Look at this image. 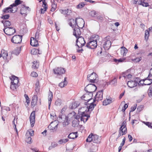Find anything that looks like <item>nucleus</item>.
<instances>
[{
    "label": "nucleus",
    "mask_w": 152,
    "mask_h": 152,
    "mask_svg": "<svg viewBox=\"0 0 152 152\" xmlns=\"http://www.w3.org/2000/svg\"><path fill=\"white\" fill-rule=\"evenodd\" d=\"M121 128V127H120L118 131L119 134L118 137L116 139V141L117 140L118 138L120 136L125 134L127 133V131H126V129L125 128L124 129H123Z\"/></svg>",
    "instance_id": "23"
},
{
    "label": "nucleus",
    "mask_w": 152,
    "mask_h": 152,
    "mask_svg": "<svg viewBox=\"0 0 152 152\" xmlns=\"http://www.w3.org/2000/svg\"><path fill=\"white\" fill-rule=\"evenodd\" d=\"M22 1L20 0H15V3L10 5V7H12L13 8L17 7V6L22 3Z\"/></svg>",
    "instance_id": "31"
},
{
    "label": "nucleus",
    "mask_w": 152,
    "mask_h": 152,
    "mask_svg": "<svg viewBox=\"0 0 152 152\" xmlns=\"http://www.w3.org/2000/svg\"><path fill=\"white\" fill-rule=\"evenodd\" d=\"M97 76L96 73L93 72L91 74L88 75L87 79L91 83H95L98 80Z\"/></svg>",
    "instance_id": "6"
},
{
    "label": "nucleus",
    "mask_w": 152,
    "mask_h": 152,
    "mask_svg": "<svg viewBox=\"0 0 152 152\" xmlns=\"http://www.w3.org/2000/svg\"><path fill=\"white\" fill-rule=\"evenodd\" d=\"M126 121H124L122 123V125L121 126V127H122V129H124L125 128L126 129V131H127V128L126 126Z\"/></svg>",
    "instance_id": "57"
},
{
    "label": "nucleus",
    "mask_w": 152,
    "mask_h": 152,
    "mask_svg": "<svg viewBox=\"0 0 152 152\" xmlns=\"http://www.w3.org/2000/svg\"><path fill=\"white\" fill-rule=\"evenodd\" d=\"M10 17L9 15H3L1 17V18L3 19H7L9 18Z\"/></svg>",
    "instance_id": "60"
},
{
    "label": "nucleus",
    "mask_w": 152,
    "mask_h": 152,
    "mask_svg": "<svg viewBox=\"0 0 152 152\" xmlns=\"http://www.w3.org/2000/svg\"><path fill=\"white\" fill-rule=\"evenodd\" d=\"M94 102L93 101V102H91L87 103V104H89V106H87L89 113H90V112H91L93 110L95 106H96V104L94 103Z\"/></svg>",
    "instance_id": "22"
},
{
    "label": "nucleus",
    "mask_w": 152,
    "mask_h": 152,
    "mask_svg": "<svg viewBox=\"0 0 152 152\" xmlns=\"http://www.w3.org/2000/svg\"><path fill=\"white\" fill-rule=\"evenodd\" d=\"M101 137L96 134L91 133L90 134L86 140L87 142H91L93 141L94 143H99L100 142Z\"/></svg>",
    "instance_id": "3"
},
{
    "label": "nucleus",
    "mask_w": 152,
    "mask_h": 152,
    "mask_svg": "<svg viewBox=\"0 0 152 152\" xmlns=\"http://www.w3.org/2000/svg\"><path fill=\"white\" fill-rule=\"evenodd\" d=\"M144 123L149 127L152 128V124L148 122H144Z\"/></svg>",
    "instance_id": "63"
},
{
    "label": "nucleus",
    "mask_w": 152,
    "mask_h": 152,
    "mask_svg": "<svg viewBox=\"0 0 152 152\" xmlns=\"http://www.w3.org/2000/svg\"><path fill=\"white\" fill-rule=\"evenodd\" d=\"M96 86L92 84H90L87 85L85 88V91L87 92H88L92 96V93L95 91L96 89Z\"/></svg>",
    "instance_id": "5"
},
{
    "label": "nucleus",
    "mask_w": 152,
    "mask_h": 152,
    "mask_svg": "<svg viewBox=\"0 0 152 152\" xmlns=\"http://www.w3.org/2000/svg\"><path fill=\"white\" fill-rule=\"evenodd\" d=\"M111 45V42L109 40V37H107L105 38V41L103 45V47L105 50H108Z\"/></svg>",
    "instance_id": "13"
},
{
    "label": "nucleus",
    "mask_w": 152,
    "mask_h": 152,
    "mask_svg": "<svg viewBox=\"0 0 152 152\" xmlns=\"http://www.w3.org/2000/svg\"><path fill=\"white\" fill-rule=\"evenodd\" d=\"M137 105V104H135L133 106L131 107L130 112L134 111L136 108Z\"/></svg>",
    "instance_id": "62"
},
{
    "label": "nucleus",
    "mask_w": 152,
    "mask_h": 152,
    "mask_svg": "<svg viewBox=\"0 0 152 152\" xmlns=\"http://www.w3.org/2000/svg\"><path fill=\"white\" fill-rule=\"evenodd\" d=\"M57 145V144L55 142H52L51 143V146H49V149L50 150L52 148H55Z\"/></svg>",
    "instance_id": "53"
},
{
    "label": "nucleus",
    "mask_w": 152,
    "mask_h": 152,
    "mask_svg": "<svg viewBox=\"0 0 152 152\" xmlns=\"http://www.w3.org/2000/svg\"><path fill=\"white\" fill-rule=\"evenodd\" d=\"M53 98V94L52 92L49 91V92L48 94V106L49 109L50 107L51 102Z\"/></svg>",
    "instance_id": "27"
},
{
    "label": "nucleus",
    "mask_w": 152,
    "mask_h": 152,
    "mask_svg": "<svg viewBox=\"0 0 152 152\" xmlns=\"http://www.w3.org/2000/svg\"><path fill=\"white\" fill-rule=\"evenodd\" d=\"M128 51L127 49L124 47L123 46L121 48V54H123V56H126Z\"/></svg>",
    "instance_id": "36"
},
{
    "label": "nucleus",
    "mask_w": 152,
    "mask_h": 152,
    "mask_svg": "<svg viewBox=\"0 0 152 152\" xmlns=\"http://www.w3.org/2000/svg\"><path fill=\"white\" fill-rule=\"evenodd\" d=\"M17 8L15 7L13 8L12 7H10L6 8L3 10V14L7 13H15L17 11Z\"/></svg>",
    "instance_id": "8"
},
{
    "label": "nucleus",
    "mask_w": 152,
    "mask_h": 152,
    "mask_svg": "<svg viewBox=\"0 0 152 152\" xmlns=\"http://www.w3.org/2000/svg\"><path fill=\"white\" fill-rule=\"evenodd\" d=\"M77 23V27L79 28H83L85 24L84 21L83 20L82 18H76Z\"/></svg>",
    "instance_id": "15"
},
{
    "label": "nucleus",
    "mask_w": 152,
    "mask_h": 152,
    "mask_svg": "<svg viewBox=\"0 0 152 152\" xmlns=\"http://www.w3.org/2000/svg\"><path fill=\"white\" fill-rule=\"evenodd\" d=\"M10 79L11 80V83H13L15 85H18V83L19 82V80L18 77H17L15 76H12L11 77H10Z\"/></svg>",
    "instance_id": "25"
},
{
    "label": "nucleus",
    "mask_w": 152,
    "mask_h": 152,
    "mask_svg": "<svg viewBox=\"0 0 152 152\" xmlns=\"http://www.w3.org/2000/svg\"><path fill=\"white\" fill-rule=\"evenodd\" d=\"M89 14V15L92 17H96L97 15V13H96V12L94 10L90 12Z\"/></svg>",
    "instance_id": "43"
},
{
    "label": "nucleus",
    "mask_w": 152,
    "mask_h": 152,
    "mask_svg": "<svg viewBox=\"0 0 152 152\" xmlns=\"http://www.w3.org/2000/svg\"><path fill=\"white\" fill-rule=\"evenodd\" d=\"M112 100L113 99L112 98H107L103 101V104L104 105H107L113 102Z\"/></svg>",
    "instance_id": "30"
},
{
    "label": "nucleus",
    "mask_w": 152,
    "mask_h": 152,
    "mask_svg": "<svg viewBox=\"0 0 152 152\" xmlns=\"http://www.w3.org/2000/svg\"><path fill=\"white\" fill-rule=\"evenodd\" d=\"M30 44L34 47H37L38 45V40L33 37H31L30 39Z\"/></svg>",
    "instance_id": "20"
},
{
    "label": "nucleus",
    "mask_w": 152,
    "mask_h": 152,
    "mask_svg": "<svg viewBox=\"0 0 152 152\" xmlns=\"http://www.w3.org/2000/svg\"><path fill=\"white\" fill-rule=\"evenodd\" d=\"M2 23L4 24V26L5 27H9L11 25L10 22L7 20L2 21Z\"/></svg>",
    "instance_id": "41"
},
{
    "label": "nucleus",
    "mask_w": 152,
    "mask_h": 152,
    "mask_svg": "<svg viewBox=\"0 0 152 152\" xmlns=\"http://www.w3.org/2000/svg\"><path fill=\"white\" fill-rule=\"evenodd\" d=\"M11 84L10 88L13 90H15L18 86V85H15V84H13V83H11Z\"/></svg>",
    "instance_id": "50"
},
{
    "label": "nucleus",
    "mask_w": 152,
    "mask_h": 152,
    "mask_svg": "<svg viewBox=\"0 0 152 152\" xmlns=\"http://www.w3.org/2000/svg\"><path fill=\"white\" fill-rule=\"evenodd\" d=\"M67 108V107L65 106L62 109L61 111V114L59 115L58 120L60 121H61V120H63L61 121L62 122L64 126H66L69 124V117L72 115L71 113H69L67 116H66L64 114Z\"/></svg>",
    "instance_id": "2"
},
{
    "label": "nucleus",
    "mask_w": 152,
    "mask_h": 152,
    "mask_svg": "<svg viewBox=\"0 0 152 152\" xmlns=\"http://www.w3.org/2000/svg\"><path fill=\"white\" fill-rule=\"evenodd\" d=\"M35 91L36 92L38 93L39 91V81L36 82L35 84Z\"/></svg>",
    "instance_id": "44"
},
{
    "label": "nucleus",
    "mask_w": 152,
    "mask_h": 152,
    "mask_svg": "<svg viewBox=\"0 0 152 152\" xmlns=\"http://www.w3.org/2000/svg\"><path fill=\"white\" fill-rule=\"evenodd\" d=\"M85 4H84V2H81L77 6V9H80L83 7L85 5Z\"/></svg>",
    "instance_id": "45"
},
{
    "label": "nucleus",
    "mask_w": 152,
    "mask_h": 152,
    "mask_svg": "<svg viewBox=\"0 0 152 152\" xmlns=\"http://www.w3.org/2000/svg\"><path fill=\"white\" fill-rule=\"evenodd\" d=\"M59 11L62 14L67 15H69L72 13L71 10L68 9L65 10H60Z\"/></svg>",
    "instance_id": "28"
},
{
    "label": "nucleus",
    "mask_w": 152,
    "mask_h": 152,
    "mask_svg": "<svg viewBox=\"0 0 152 152\" xmlns=\"http://www.w3.org/2000/svg\"><path fill=\"white\" fill-rule=\"evenodd\" d=\"M92 96L90 94H85L81 97V98L84 100L88 101L87 102L88 103L92 100L91 99Z\"/></svg>",
    "instance_id": "19"
},
{
    "label": "nucleus",
    "mask_w": 152,
    "mask_h": 152,
    "mask_svg": "<svg viewBox=\"0 0 152 152\" xmlns=\"http://www.w3.org/2000/svg\"><path fill=\"white\" fill-rule=\"evenodd\" d=\"M77 132L70 133L68 136V137L71 139H74L77 137Z\"/></svg>",
    "instance_id": "35"
},
{
    "label": "nucleus",
    "mask_w": 152,
    "mask_h": 152,
    "mask_svg": "<svg viewBox=\"0 0 152 152\" xmlns=\"http://www.w3.org/2000/svg\"><path fill=\"white\" fill-rule=\"evenodd\" d=\"M15 118L12 121L13 124L14 125L13 126L14 129L16 130V133L18 134V131L16 128V125L15 123Z\"/></svg>",
    "instance_id": "56"
},
{
    "label": "nucleus",
    "mask_w": 152,
    "mask_h": 152,
    "mask_svg": "<svg viewBox=\"0 0 152 152\" xmlns=\"http://www.w3.org/2000/svg\"><path fill=\"white\" fill-rule=\"evenodd\" d=\"M137 83V82L136 80L129 81L127 83V85L129 87L132 88L136 86Z\"/></svg>",
    "instance_id": "24"
},
{
    "label": "nucleus",
    "mask_w": 152,
    "mask_h": 152,
    "mask_svg": "<svg viewBox=\"0 0 152 152\" xmlns=\"http://www.w3.org/2000/svg\"><path fill=\"white\" fill-rule=\"evenodd\" d=\"M29 8L28 7H22L20 11V13L22 15L26 14L27 13V10H28Z\"/></svg>",
    "instance_id": "34"
},
{
    "label": "nucleus",
    "mask_w": 152,
    "mask_h": 152,
    "mask_svg": "<svg viewBox=\"0 0 152 152\" xmlns=\"http://www.w3.org/2000/svg\"><path fill=\"white\" fill-rule=\"evenodd\" d=\"M53 72L54 74L57 75H61L64 74L65 72V69L61 67H57L53 69Z\"/></svg>",
    "instance_id": "10"
},
{
    "label": "nucleus",
    "mask_w": 152,
    "mask_h": 152,
    "mask_svg": "<svg viewBox=\"0 0 152 152\" xmlns=\"http://www.w3.org/2000/svg\"><path fill=\"white\" fill-rule=\"evenodd\" d=\"M31 53L32 54L34 55H36L38 53L39 54H40L39 53V50L36 49H34L31 50Z\"/></svg>",
    "instance_id": "42"
},
{
    "label": "nucleus",
    "mask_w": 152,
    "mask_h": 152,
    "mask_svg": "<svg viewBox=\"0 0 152 152\" xmlns=\"http://www.w3.org/2000/svg\"><path fill=\"white\" fill-rule=\"evenodd\" d=\"M148 76L147 78L144 79L145 81V85H149L152 83V79H150Z\"/></svg>",
    "instance_id": "32"
},
{
    "label": "nucleus",
    "mask_w": 152,
    "mask_h": 152,
    "mask_svg": "<svg viewBox=\"0 0 152 152\" xmlns=\"http://www.w3.org/2000/svg\"><path fill=\"white\" fill-rule=\"evenodd\" d=\"M67 84V82L66 80V78L65 77L64 80L62 82L59 84V86L61 88H63Z\"/></svg>",
    "instance_id": "40"
},
{
    "label": "nucleus",
    "mask_w": 152,
    "mask_h": 152,
    "mask_svg": "<svg viewBox=\"0 0 152 152\" xmlns=\"http://www.w3.org/2000/svg\"><path fill=\"white\" fill-rule=\"evenodd\" d=\"M126 72H123V76L125 78H127L128 79H130L131 78L132 75L130 74H129L127 75H126Z\"/></svg>",
    "instance_id": "54"
},
{
    "label": "nucleus",
    "mask_w": 152,
    "mask_h": 152,
    "mask_svg": "<svg viewBox=\"0 0 152 152\" xmlns=\"http://www.w3.org/2000/svg\"><path fill=\"white\" fill-rule=\"evenodd\" d=\"M145 39L147 41L148 39L149 36V33L148 30H146L145 32Z\"/></svg>",
    "instance_id": "46"
},
{
    "label": "nucleus",
    "mask_w": 152,
    "mask_h": 152,
    "mask_svg": "<svg viewBox=\"0 0 152 152\" xmlns=\"http://www.w3.org/2000/svg\"><path fill=\"white\" fill-rule=\"evenodd\" d=\"M35 112H33L31 114L30 116V120L31 127H33L35 123Z\"/></svg>",
    "instance_id": "17"
},
{
    "label": "nucleus",
    "mask_w": 152,
    "mask_h": 152,
    "mask_svg": "<svg viewBox=\"0 0 152 152\" xmlns=\"http://www.w3.org/2000/svg\"><path fill=\"white\" fill-rule=\"evenodd\" d=\"M89 114L90 113H88L87 107L85 106L79 109L78 115H76L75 118L78 121H83L84 123L90 117Z\"/></svg>",
    "instance_id": "1"
},
{
    "label": "nucleus",
    "mask_w": 152,
    "mask_h": 152,
    "mask_svg": "<svg viewBox=\"0 0 152 152\" xmlns=\"http://www.w3.org/2000/svg\"><path fill=\"white\" fill-rule=\"evenodd\" d=\"M68 141V139H61L58 142L60 144H62L63 143H65L66 142H67Z\"/></svg>",
    "instance_id": "51"
},
{
    "label": "nucleus",
    "mask_w": 152,
    "mask_h": 152,
    "mask_svg": "<svg viewBox=\"0 0 152 152\" xmlns=\"http://www.w3.org/2000/svg\"><path fill=\"white\" fill-rule=\"evenodd\" d=\"M78 28L79 27H77L74 28L73 34L77 38L80 37V35L81 34L80 29Z\"/></svg>",
    "instance_id": "21"
},
{
    "label": "nucleus",
    "mask_w": 152,
    "mask_h": 152,
    "mask_svg": "<svg viewBox=\"0 0 152 152\" xmlns=\"http://www.w3.org/2000/svg\"><path fill=\"white\" fill-rule=\"evenodd\" d=\"M117 77H115L113 80L108 82V84L115 86L117 83Z\"/></svg>",
    "instance_id": "37"
},
{
    "label": "nucleus",
    "mask_w": 152,
    "mask_h": 152,
    "mask_svg": "<svg viewBox=\"0 0 152 152\" xmlns=\"http://www.w3.org/2000/svg\"><path fill=\"white\" fill-rule=\"evenodd\" d=\"M138 85L140 86H143L144 85H145L144 79L140 80L138 83Z\"/></svg>",
    "instance_id": "61"
},
{
    "label": "nucleus",
    "mask_w": 152,
    "mask_h": 152,
    "mask_svg": "<svg viewBox=\"0 0 152 152\" xmlns=\"http://www.w3.org/2000/svg\"><path fill=\"white\" fill-rule=\"evenodd\" d=\"M58 124L56 121L51 122L48 126V127L50 130H56L58 128Z\"/></svg>",
    "instance_id": "16"
},
{
    "label": "nucleus",
    "mask_w": 152,
    "mask_h": 152,
    "mask_svg": "<svg viewBox=\"0 0 152 152\" xmlns=\"http://www.w3.org/2000/svg\"><path fill=\"white\" fill-rule=\"evenodd\" d=\"M42 7L43 8H41L40 10V13L41 14L44 13L45 11L46 10L47 7L46 4L45 3V1H43Z\"/></svg>",
    "instance_id": "38"
},
{
    "label": "nucleus",
    "mask_w": 152,
    "mask_h": 152,
    "mask_svg": "<svg viewBox=\"0 0 152 152\" xmlns=\"http://www.w3.org/2000/svg\"><path fill=\"white\" fill-rule=\"evenodd\" d=\"M61 100L58 99L56 100L55 102V104L57 106H60L61 104Z\"/></svg>",
    "instance_id": "48"
},
{
    "label": "nucleus",
    "mask_w": 152,
    "mask_h": 152,
    "mask_svg": "<svg viewBox=\"0 0 152 152\" xmlns=\"http://www.w3.org/2000/svg\"><path fill=\"white\" fill-rule=\"evenodd\" d=\"M149 96L150 97H152V89H149L148 91Z\"/></svg>",
    "instance_id": "64"
},
{
    "label": "nucleus",
    "mask_w": 152,
    "mask_h": 152,
    "mask_svg": "<svg viewBox=\"0 0 152 152\" xmlns=\"http://www.w3.org/2000/svg\"><path fill=\"white\" fill-rule=\"evenodd\" d=\"M77 23L76 19L74 20L73 19H71L70 20V22L69 23V25L72 28H74L77 27Z\"/></svg>",
    "instance_id": "26"
},
{
    "label": "nucleus",
    "mask_w": 152,
    "mask_h": 152,
    "mask_svg": "<svg viewBox=\"0 0 152 152\" xmlns=\"http://www.w3.org/2000/svg\"><path fill=\"white\" fill-rule=\"evenodd\" d=\"M56 7V4L54 3L52 4L51 5V8L50 10L52 12L54 11L55 10Z\"/></svg>",
    "instance_id": "55"
},
{
    "label": "nucleus",
    "mask_w": 152,
    "mask_h": 152,
    "mask_svg": "<svg viewBox=\"0 0 152 152\" xmlns=\"http://www.w3.org/2000/svg\"><path fill=\"white\" fill-rule=\"evenodd\" d=\"M20 52V49L17 48L13 52V54L15 55L16 56H17L19 54Z\"/></svg>",
    "instance_id": "52"
},
{
    "label": "nucleus",
    "mask_w": 152,
    "mask_h": 152,
    "mask_svg": "<svg viewBox=\"0 0 152 152\" xmlns=\"http://www.w3.org/2000/svg\"><path fill=\"white\" fill-rule=\"evenodd\" d=\"M79 103L77 102H73L72 105V108L75 109L79 105Z\"/></svg>",
    "instance_id": "47"
},
{
    "label": "nucleus",
    "mask_w": 152,
    "mask_h": 152,
    "mask_svg": "<svg viewBox=\"0 0 152 152\" xmlns=\"http://www.w3.org/2000/svg\"><path fill=\"white\" fill-rule=\"evenodd\" d=\"M76 44L79 48H81L77 50V52H81L83 50V49L81 48L84 46L86 43V42L84 40V38L82 37H78L76 41Z\"/></svg>",
    "instance_id": "4"
},
{
    "label": "nucleus",
    "mask_w": 152,
    "mask_h": 152,
    "mask_svg": "<svg viewBox=\"0 0 152 152\" xmlns=\"http://www.w3.org/2000/svg\"><path fill=\"white\" fill-rule=\"evenodd\" d=\"M37 101V96L36 95H34L32 97V99L31 102V106L33 107L36 104Z\"/></svg>",
    "instance_id": "29"
},
{
    "label": "nucleus",
    "mask_w": 152,
    "mask_h": 152,
    "mask_svg": "<svg viewBox=\"0 0 152 152\" xmlns=\"http://www.w3.org/2000/svg\"><path fill=\"white\" fill-rule=\"evenodd\" d=\"M22 39V36L20 35H16L12 37L11 41L13 43L18 44L21 42Z\"/></svg>",
    "instance_id": "12"
},
{
    "label": "nucleus",
    "mask_w": 152,
    "mask_h": 152,
    "mask_svg": "<svg viewBox=\"0 0 152 152\" xmlns=\"http://www.w3.org/2000/svg\"><path fill=\"white\" fill-rule=\"evenodd\" d=\"M8 56L7 51L4 50H2L0 53V57H6Z\"/></svg>",
    "instance_id": "39"
},
{
    "label": "nucleus",
    "mask_w": 152,
    "mask_h": 152,
    "mask_svg": "<svg viewBox=\"0 0 152 152\" xmlns=\"http://www.w3.org/2000/svg\"><path fill=\"white\" fill-rule=\"evenodd\" d=\"M100 50L97 53L98 56H103L105 57H109V56H112V57H113L112 56H111L110 54L106 51H103L102 52L101 48H100Z\"/></svg>",
    "instance_id": "18"
},
{
    "label": "nucleus",
    "mask_w": 152,
    "mask_h": 152,
    "mask_svg": "<svg viewBox=\"0 0 152 152\" xmlns=\"http://www.w3.org/2000/svg\"><path fill=\"white\" fill-rule=\"evenodd\" d=\"M125 58H123V59L121 58L118 60H117L116 59H114V61L115 62H121L123 61H124L125 60Z\"/></svg>",
    "instance_id": "58"
},
{
    "label": "nucleus",
    "mask_w": 152,
    "mask_h": 152,
    "mask_svg": "<svg viewBox=\"0 0 152 152\" xmlns=\"http://www.w3.org/2000/svg\"><path fill=\"white\" fill-rule=\"evenodd\" d=\"M133 4H137L139 5H141L145 7L149 6L148 3L147 2H145L144 0H134Z\"/></svg>",
    "instance_id": "14"
},
{
    "label": "nucleus",
    "mask_w": 152,
    "mask_h": 152,
    "mask_svg": "<svg viewBox=\"0 0 152 152\" xmlns=\"http://www.w3.org/2000/svg\"><path fill=\"white\" fill-rule=\"evenodd\" d=\"M142 59L141 58H136L134 59H132L131 60L132 61V62L134 63H136L138 62Z\"/></svg>",
    "instance_id": "49"
},
{
    "label": "nucleus",
    "mask_w": 152,
    "mask_h": 152,
    "mask_svg": "<svg viewBox=\"0 0 152 152\" xmlns=\"http://www.w3.org/2000/svg\"><path fill=\"white\" fill-rule=\"evenodd\" d=\"M97 46V43L96 39H94L93 40L90 41L87 44L86 47L91 49H94Z\"/></svg>",
    "instance_id": "9"
},
{
    "label": "nucleus",
    "mask_w": 152,
    "mask_h": 152,
    "mask_svg": "<svg viewBox=\"0 0 152 152\" xmlns=\"http://www.w3.org/2000/svg\"><path fill=\"white\" fill-rule=\"evenodd\" d=\"M31 138L30 137H28L26 139V141L29 144L32 143Z\"/></svg>",
    "instance_id": "59"
},
{
    "label": "nucleus",
    "mask_w": 152,
    "mask_h": 152,
    "mask_svg": "<svg viewBox=\"0 0 152 152\" xmlns=\"http://www.w3.org/2000/svg\"><path fill=\"white\" fill-rule=\"evenodd\" d=\"M103 90H101L97 92L95 96L94 99H93V101H99L102 100L103 98Z\"/></svg>",
    "instance_id": "11"
},
{
    "label": "nucleus",
    "mask_w": 152,
    "mask_h": 152,
    "mask_svg": "<svg viewBox=\"0 0 152 152\" xmlns=\"http://www.w3.org/2000/svg\"><path fill=\"white\" fill-rule=\"evenodd\" d=\"M39 66V62L37 61H34L33 62V65L32 66V68L36 69Z\"/></svg>",
    "instance_id": "33"
},
{
    "label": "nucleus",
    "mask_w": 152,
    "mask_h": 152,
    "mask_svg": "<svg viewBox=\"0 0 152 152\" xmlns=\"http://www.w3.org/2000/svg\"><path fill=\"white\" fill-rule=\"evenodd\" d=\"M5 34L8 35H12L16 32L15 29L13 27H7L3 29Z\"/></svg>",
    "instance_id": "7"
}]
</instances>
